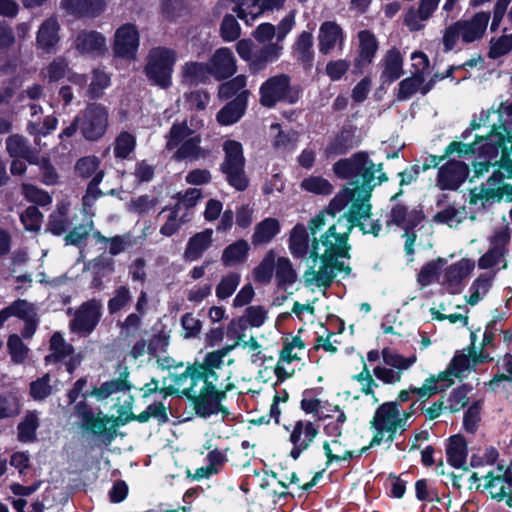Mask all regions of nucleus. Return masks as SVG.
<instances>
[{"instance_id":"11","label":"nucleus","mask_w":512,"mask_h":512,"mask_svg":"<svg viewBox=\"0 0 512 512\" xmlns=\"http://www.w3.org/2000/svg\"><path fill=\"white\" fill-rule=\"evenodd\" d=\"M221 376L222 371L209 363L207 353L203 362L188 366L184 372L174 375L173 383L177 386V389H182L183 392L196 395L199 384L218 385V378Z\"/></svg>"},{"instance_id":"23","label":"nucleus","mask_w":512,"mask_h":512,"mask_svg":"<svg viewBox=\"0 0 512 512\" xmlns=\"http://www.w3.org/2000/svg\"><path fill=\"white\" fill-rule=\"evenodd\" d=\"M469 168L461 161H449L438 171L437 186L441 190H456L468 177Z\"/></svg>"},{"instance_id":"55","label":"nucleus","mask_w":512,"mask_h":512,"mask_svg":"<svg viewBox=\"0 0 512 512\" xmlns=\"http://www.w3.org/2000/svg\"><path fill=\"white\" fill-rule=\"evenodd\" d=\"M241 281V275L238 272H229L223 275L216 285L215 294L219 300H225L231 297L238 288Z\"/></svg>"},{"instance_id":"14","label":"nucleus","mask_w":512,"mask_h":512,"mask_svg":"<svg viewBox=\"0 0 512 512\" xmlns=\"http://www.w3.org/2000/svg\"><path fill=\"white\" fill-rule=\"evenodd\" d=\"M80 133L88 141H97L104 136L109 124L108 110L101 104H90L77 115Z\"/></svg>"},{"instance_id":"21","label":"nucleus","mask_w":512,"mask_h":512,"mask_svg":"<svg viewBox=\"0 0 512 512\" xmlns=\"http://www.w3.org/2000/svg\"><path fill=\"white\" fill-rule=\"evenodd\" d=\"M139 47V33L135 25L120 26L114 37V53L119 57L134 58Z\"/></svg>"},{"instance_id":"15","label":"nucleus","mask_w":512,"mask_h":512,"mask_svg":"<svg viewBox=\"0 0 512 512\" xmlns=\"http://www.w3.org/2000/svg\"><path fill=\"white\" fill-rule=\"evenodd\" d=\"M363 197H356L349 201L347 211L340 216L352 224V229L358 226L364 234L379 236L382 226L379 220L372 219L370 198L371 195L363 194Z\"/></svg>"},{"instance_id":"3","label":"nucleus","mask_w":512,"mask_h":512,"mask_svg":"<svg viewBox=\"0 0 512 512\" xmlns=\"http://www.w3.org/2000/svg\"><path fill=\"white\" fill-rule=\"evenodd\" d=\"M413 415V410L400 412V404L397 401L382 403L376 409L370 421L373 429V437L369 446L363 447L358 456L367 452L369 448L380 445L382 442H392L397 434H402L407 428V421Z\"/></svg>"},{"instance_id":"17","label":"nucleus","mask_w":512,"mask_h":512,"mask_svg":"<svg viewBox=\"0 0 512 512\" xmlns=\"http://www.w3.org/2000/svg\"><path fill=\"white\" fill-rule=\"evenodd\" d=\"M286 429L289 431L288 441L292 445L289 456L294 460L309 450L319 434V426L309 420H298Z\"/></svg>"},{"instance_id":"42","label":"nucleus","mask_w":512,"mask_h":512,"mask_svg":"<svg viewBox=\"0 0 512 512\" xmlns=\"http://www.w3.org/2000/svg\"><path fill=\"white\" fill-rule=\"evenodd\" d=\"M313 35L310 32L303 31L293 45V51L298 61L304 68L310 69L314 60Z\"/></svg>"},{"instance_id":"62","label":"nucleus","mask_w":512,"mask_h":512,"mask_svg":"<svg viewBox=\"0 0 512 512\" xmlns=\"http://www.w3.org/2000/svg\"><path fill=\"white\" fill-rule=\"evenodd\" d=\"M247 78L245 75H238L233 79L223 83L219 87L218 94L222 99H229L233 96H239L245 89Z\"/></svg>"},{"instance_id":"49","label":"nucleus","mask_w":512,"mask_h":512,"mask_svg":"<svg viewBox=\"0 0 512 512\" xmlns=\"http://www.w3.org/2000/svg\"><path fill=\"white\" fill-rule=\"evenodd\" d=\"M208 75H210L209 63L189 62L182 67L183 81L188 85L205 82Z\"/></svg>"},{"instance_id":"6","label":"nucleus","mask_w":512,"mask_h":512,"mask_svg":"<svg viewBox=\"0 0 512 512\" xmlns=\"http://www.w3.org/2000/svg\"><path fill=\"white\" fill-rule=\"evenodd\" d=\"M510 146H501L499 153L500 165L492 175L480 187L479 196L486 200L512 201V184L507 180L512 179V138Z\"/></svg>"},{"instance_id":"38","label":"nucleus","mask_w":512,"mask_h":512,"mask_svg":"<svg viewBox=\"0 0 512 512\" xmlns=\"http://www.w3.org/2000/svg\"><path fill=\"white\" fill-rule=\"evenodd\" d=\"M280 223L276 218H265L254 227L251 241L254 247L269 244L280 232Z\"/></svg>"},{"instance_id":"44","label":"nucleus","mask_w":512,"mask_h":512,"mask_svg":"<svg viewBox=\"0 0 512 512\" xmlns=\"http://www.w3.org/2000/svg\"><path fill=\"white\" fill-rule=\"evenodd\" d=\"M495 272L480 274L471 284L466 302L474 306L482 300L489 292L495 278Z\"/></svg>"},{"instance_id":"48","label":"nucleus","mask_w":512,"mask_h":512,"mask_svg":"<svg viewBox=\"0 0 512 512\" xmlns=\"http://www.w3.org/2000/svg\"><path fill=\"white\" fill-rule=\"evenodd\" d=\"M276 261V252L273 249L267 251L260 263L252 271L254 281L261 284L270 283L275 273Z\"/></svg>"},{"instance_id":"36","label":"nucleus","mask_w":512,"mask_h":512,"mask_svg":"<svg viewBox=\"0 0 512 512\" xmlns=\"http://www.w3.org/2000/svg\"><path fill=\"white\" fill-rule=\"evenodd\" d=\"M63 7L72 14L94 18L105 9V0H63Z\"/></svg>"},{"instance_id":"52","label":"nucleus","mask_w":512,"mask_h":512,"mask_svg":"<svg viewBox=\"0 0 512 512\" xmlns=\"http://www.w3.org/2000/svg\"><path fill=\"white\" fill-rule=\"evenodd\" d=\"M467 216L468 212L464 206L451 205L438 212L434 216V221L437 223L446 224L450 228H455L460 223H462L467 218Z\"/></svg>"},{"instance_id":"61","label":"nucleus","mask_w":512,"mask_h":512,"mask_svg":"<svg viewBox=\"0 0 512 512\" xmlns=\"http://www.w3.org/2000/svg\"><path fill=\"white\" fill-rule=\"evenodd\" d=\"M136 138L129 132H121L115 139L113 152L115 157L125 159L135 149Z\"/></svg>"},{"instance_id":"16","label":"nucleus","mask_w":512,"mask_h":512,"mask_svg":"<svg viewBox=\"0 0 512 512\" xmlns=\"http://www.w3.org/2000/svg\"><path fill=\"white\" fill-rule=\"evenodd\" d=\"M260 103L265 107H273L276 103L284 101L295 103L298 99L290 86V77L279 74L268 78L259 89Z\"/></svg>"},{"instance_id":"25","label":"nucleus","mask_w":512,"mask_h":512,"mask_svg":"<svg viewBox=\"0 0 512 512\" xmlns=\"http://www.w3.org/2000/svg\"><path fill=\"white\" fill-rule=\"evenodd\" d=\"M210 75L217 80H223L231 77L237 71V61L227 47L217 49L209 60Z\"/></svg>"},{"instance_id":"27","label":"nucleus","mask_w":512,"mask_h":512,"mask_svg":"<svg viewBox=\"0 0 512 512\" xmlns=\"http://www.w3.org/2000/svg\"><path fill=\"white\" fill-rule=\"evenodd\" d=\"M504 466L498 465L495 471L489 472L485 477V489L491 497L498 501H506L509 507H512L511 489L504 478Z\"/></svg>"},{"instance_id":"26","label":"nucleus","mask_w":512,"mask_h":512,"mask_svg":"<svg viewBox=\"0 0 512 512\" xmlns=\"http://www.w3.org/2000/svg\"><path fill=\"white\" fill-rule=\"evenodd\" d=\"M288 248L293 257L308 258L314 264L316 263V257L312 253V243L309 244L307 228L303 224H297L291 229Z\"/></svg>"},{"instance_id":"43","label":"nucleus","mask_w":512,"mask_h":512,"mask_svg":"<svg viewBox=\"0 0 512 512\" xmlns=\"http://www.w3.org/2000/svg\"><path fill=\"white\" fill-rule=\"evenodd\" d=\"M249 243L240 239L228 245L222 252L221 261L226 267H232L247 260Z\"/></svg>"},{"instance_id":"63","label":"nucleus","mask_w":512,"mask_h":512,"mask_svg":"<svg viewBox=\"0 0 512 512\" xmlns=\"http://www.w3.org/2000/svg\"><path fill=\"white\" fill-rule=\"evenodd\" d=\"M512 50V33L503 34L500 37H493L490 40L488 57L491 59L500 58Z\"/></svg>"},{"instance_id":"45","label":"nucleus","mask_w":512,"mask_h":512,"mask_svg":"<svg viewBox=\"0 0 512 512\" xmlns=\"http://www.w3.org/2000/svg\"><path fill=\"white\" fill-rule=\"evenodd\" d=\"M284 3L285 0H254L248 6L249 11L244 12V8H240V19L246 24H252L265 10H279Z\"/></svg>"},{"instance_id":"58","label":"nucleus","mask_w":512,"mask_h":512,"mask_svg":"<svg viewBox=\"0 0 512 512\" xmlns=\"http://www.w3.org/2000/svg\"><path fill=\"white\" fill-rule=\"evenodd\" d=\"M471 369H474V366L470 354H458L454 356L447 370L443 373H447V380L451 381L450 377L462 378L464 373Z\"/></svg>"},{"instance_id":"22","label":"nucleus","mask_w":512,"mask_h":512,"mask_svg":"<svg viewBox=\"0 0 512 512\" xmlns=\"http://www.w3.org/2000/svg\"><path fill=\"white\" fill-rule=\"evenodd\" d=\"M346 35L335 21H325L319 27L318 49L319 52L328 55L331 51L343 50Z\"/></svg>"},{"instance_id":"35","label":"nucleus","mask_w":512,"mask_h":512,"mask_svg":"<svg viewBox=\"0 0 512 512\" xmlns=\"http://www.w3.org/2000/svg\"><path fill=\"white\" fill-rule=\"evenodd\" d=\"M128 376V367L119 365V376L102 383L100 387L92 391V395L98 400H104L113 394L129 391L132 385L128 381Z\"/></svg>"},{"instance_id":"5","label":"nucleus","mask_w":512,"mask_h":512,"mask_svg":"<svg viewBox=\"0 0 512 512\" xmlns=\"http://www.w3.org/2000/svg\"><path fill=\"white\" fill-rule=\"evenodd\" d=\"M167 151L176 161H197L208 156L209 151L201 147L202 137L186 121L174 123L165 136Z\"/></svg>"},{"instance_id":"34","label":"nucleus","mask_w":512,"mask_h":512,"mask_svg":"<svg viewBox=\"0 0 512 512\" xmlns=\"http://www.w3.org/2000/svg\"><path fill=\"white\" fill-rule=\"evenodd\" d=\"M59 29L60 25L56 18L46 19L37 32L36 43L38 48L47 53L54 52L60 40Z\"/></svg>"},{"instance_id":"53","label":"nucleus","mask_w":512,"mask_h":512,"mask_svg":"<svg viewBox=\"0 0 512 512\" xmlns=\"http://www.w3.org/2000/svg\"><path fill=\"white\" fill-rule=\"evenodd\" d=\"M325 456L327 457V465L333 461H347L354 456V452L349 450L339 438L323 443Z\"/></svg>"},{"instance_id":"47","label":"nucleus","mask_w":512,"mask_h":512,"mask_svg":"<svg viewBox=\"0 0 512 512\" xmlns=\"http://www.w3.org/2000/svg\"><path fill=\"white\" fill-rule=\"evenodd\" d=\"M190 220L189 211H183L182 204H176L169 209L166 222L161 226L160 233L163 236L170 237L174 235L183 224Z\"/></svg>"},{"instance_id":"10","label":"nucleus","mask_w":512,"mask_h":512,"mask_svg":"<svg viewBox=\"0 0 512 512\" xmlns=\"http://www.w3.org/2000/svg\"><path fill=\"white\" fill-rule=\"evenodd\" d=\"M177 54L167 47H154L147 55L145 73L148 79L161 88H168L172 81L173 67Z\"/></svg>"},{"instance_id":"54","label":"nucleus","mask_w":512,"mask_h":512,"mask_svg":"<svg viewBox=\"0 0 512 512\" xmlns=\"http://www.w3.org/2000/svg\"><path fill=\"white\" fill-rule=\"evenodd\" d=\"M78 414L82 418L83 427L94 434H103L107 430L109 419L101 414L94 415L85 407H78Z\"/></svg>"},{"instance_id":"37","label":"nucleus","mask_w":512,"mask_h":512,"mask_svg":"<svg viewBox=\"0 0 512 512\" xmlns=\"http://www.w3.org/2000/svg\"><path fill=\"white\" fill-rule=\"evenodd\" d=\"M213 231L205 229L192 236L185 248L184 258L193 262L202 257L203 253L211 246L213 241Z\"/></svg>"},{"instance_id":"46","label":"nucleus","mask_w":512,"mask_h":512,"mask_svg":"<svg viewBox=\"0 0 512 512\" xmlns=\"http://www.w3.org/2000/svg\"><path fill=\"white\" fill-rule=\"evenodd\" d=\"M267 318V312L262 306H250L245 311V316L239 319H233L228 325V329L246 330V325L260 327Z\"/></svg>"},{"instance_id":"2","label":"nucleus","mask_w":512,"mask_h":512,"mask_svg":"<svg viewBox=\"0 0 512 512\" xmlns=\"http://www.w3.org/2000/svg\"><path fill=\"white\" fill-rule=\"evenodd\" d=\"M295 25V11H290L277 25V40L259 49L250 39H241L236 44L239 57L245 61L252 74L263 71L268 64L277 61L282 55V41Z\"/></svg>"},{"instance_id":"18","label":"nucleus","mask_w":512,"mask_h":512,"mask_svg":"<svg viewBox=\"0 0 512 512\" xmlns=\"http://www.w3.org/2000/svg\"><path fill=\"white\" fill-rule=\"evenodd\" d=\"M49 351L45 361L47 363L64 362L69 373H73L82 361L81 356L74 352L73 346L67 343L59 332L51 336Z\"/></svg>"},{"instance_id":"33","label":"nucleus","mask_w":512,"mask_h":512,"mask_svg":"<svg viewBox=\"0 0 512 512\" xmlns=\"http://www.w3.org/2000/svg\"><path fill=\"white\" fill-rule=\"evenodd\" d=\"M74 46L81 54L98 56L106 51V40L99 32L82 31L77 35Z\"/></svg>"},{"instance_id":"56","label":"nucleus","mask_w":512,"mask_h":512,"mask_svg":"<svg viewBox=\"0 0 512 512\" xmlns=\"http://www.w3.org/2000/svg\"><path fill=\"white\" fill-rule=\"evenodd\" d=\"M374 378L373 373L369 370L366 364L363 365L360 373L352 377L353 380L360 384V391L363 394L370 396L372 403L376 404L379 402V398L376 396L374 388L378 387L379 384Z\"/></svg>"},{"instance_id":"24","label":"nucleus","mask_w":512,"mask_h":512,"mask_svg":"<svg viewBox=\"0 0 512 512\" xmlns=\"http://www.w3.org/2000/svg\"><path fill=\"white\" fill-rule=\"evenodd\" d=\"M359 49L353 62V72L361 74L374 60L378 50V41L369 30L358 32Z\"/></svg>"},{"instance_id":"64","label":"nucleus","mask_w":512,"mask_h":512,"mask_svg":"<svg viewBox=\"0 0 512 512\" xmlns=\"http://www.w3.org/2000/svg\"><path fill=\"white\" fill-rule=\"evenodd\" d=\"M6 150L14 158H28L30 155L27 140L18 134L11 135L6 139Z\"/></svg>"},{"instance_id":"50","label":"nucleus","mask_w":512,"mask_h":512,"mask_svg":"<svg viewBox=\"0 0 512 512\" xmlns=\"http://www.w3.org/2000/svg\"><path fill=\"white\" fill-rule=\"evenodd\" d=\"M72 218L69 216V204L60 203L55 212L50 215L48 229L54 235L63 234L71 225Z\"/></svg>"},{"instance_id":"31","label":"nucleus","mask_w":512,"mask_h":512,"mask_svg":"<svg viewBox=\"0 0 512 512\" xmlns=\"http://www.w3.org/2000/svg\"><path fill=\"white\" fill-rule=\"evenodd\" d=\"M238 332L236 335V341L231 345H226L220 349L214 350L212 352L208 353V361L211 365L216 366V369L224 372V370H231L229 367L234 364V359L229 358L225 362V358L230 354L232 350H234L236 347L240 346L242 347V344L248 341L246 339V334L244 333L245 330L241 329H228V332Z\"/></svg>"},{"instance_id":"30","label":"nucleus","mask_w":512,"mask_h":512,"mask_svg":"<svg viewBox=\"0 0 512 512\" xmlns=\"http://www.w3.org/2000/svg\"><path fill=\"white\" fill-rule=\"evenodd\" d=\"M453 71L454 67H450L447 71L446 76L439 77L438 75H435L434 78L431 79L426 84H424V77L412 74L411 77H407L399 83L398 98L401 100H406L410 98L413 94H415L417 91H420L424 95L431 90L436 79H443L444 77H449L452 75Z\"/></svg>"},{"instance_id":"29","label":"nucleus","mask_w":512,"mask_h":512,"mask_svg":"<svg viewBox=\"0 0 512 512\" xmlns=\"http://www.w3.org/2000/svg\"><path fill=\"white\" fill-rule=\"evenodd\" d=\"M379 65L383 83H392L403 75V56L395 47L385 52Z\"/></svg>"},{"instance_id":"7","label":"nucleus","mask_w":512,"mask_h":512,"mask_svg":"<svg viewBox=\"0 0 512 512\" xmlns=\"http://www.w3.org/2000/svg\"><path fill=\"white\" fill-rule=\"evenodd\" d=\"M491 15L489 12H478L469 19H461L449 25L443 33L445 51L452 50L460 39L463 43L481 40L487 30Z\"/></svg>"},{"instance_id":"39","label":"nucleus","mask_w":512,"mask_h":512,"mask_svg":"<svg viewBox=\"0 0 512 512\" xmlns=\"http://www.w3.org/2000/svg\"><path fill=\"white\" fill-rule=\"evenodd\" d=\"M249 91H243L234 100L229 102L217 114V120L223 125H231L237 122L244 114Z\"/></svg>"},{"instance_id":"12","label":"nucleus","mask_w":512,"mask_h":512,"mask_svg":"<svg viewBox=\"0 0 512 512\" xmlns=\"http://www.w3.org/2000/svg\"><path fill=\"white\" fill-rule=\"evenodd\" d=\"M501 146H503L501 132H487L486 134L476 135L474 142L470 144L453 141L445 148L444 152L447 157L455 153L458 156L479 153L493 159L498 156Z\"/></svg>"},{"instance_id":"9","label":"nucleus","mask_w":512,"mask_h":512,"mask_svg":"<svg viewBox=\"0 0 512 512\" xmlns=\"http://www.w3.org/2000/svg\"><path fill=\"white\" fill-rule=\"evenodd\" d=\"M381 357L382 363L377 364L372 373L382 384L392 386L400 383L404 372L417 361L416 355L405 357L390 348L382 349Z\"/></svg>"},{"instance_id":"59","label":"nucleus","mask_w":512,"mask_h":512,"mask_svg":"<svg viewBox=\"0 0 512 512\" xmlns=\"http://www.w3.org/2000/svg\"><path fill=\"white\" fill-rule=\"evenodd\" d=\"M270 129L277 132L273 140V145L276 148L290 150L296 146L298 142L297 132L291 129L282 130L279 124H272Z\"/></svg>"},{"instance_id":"57","label":"nucleus","mask_w":512,"mask_h":512,"mask_svg":"<svg viewBox=\"0 0 512 512\" xmlns=\"http://www.w3.org/2000/svg\"><path fill=\"white\" fill-rule=\"evenodd\" d=\"M8 312V317L15 316L23 321L35 318L38 316L37 308L33 303L24 299H18L12 302L9 306L5 307Z\"/></svg>"},{"instance_id":"13","label":"nucleus","mask_w":512,"mask_h":512,"mask_svg":"<svg viewBox=\"0 0 512 512\" xmlns=\"http://www.w3.org/2000/svg\"><path fill=\"white\" fill-rule=\"evenodd\" d=\"M225 158L221 165L223 173L231 186L243 191L248 186V178L244 172L245 158L241 143L227 140L223 144Z\"/></svg>"},{"instance_id":"1","label":"nucleus","mask_w":512,"mask_h":512,"mask_svg":"<svg viewBox=\"0 0 512 512\" xmlns=\"http://www.w3.org/2000/svg\"><path fill=\"white\" fill-rule=\"evenodd\" d=\"M333 171L341 179L360 178L362 183L351 181L338 192L328 207L309 221L312 232L320 230L326 224L327 214L335 217L337 213L346 209L349 201L363 197V194L372 195L376 186L388 180L386 174L382 172V164L376 166L365 152H358L350 158L337 161L333 165Z\"/></svg>"},{"instance_id":"28","label":"nucleus","mask_w":512,"mask_h":512,"mask_svg":"<svg viewBox=\"0 0 512 512\" xmlns=\"http://www.w3.org/2000/svg\"><path fill=\"white\" fill-rule=\"evenodd\" d=\"M441 0H420L418 9L410 8L405 14L404 23L410 31H419L425 27Z\"/></svg>"},{"instance_id":"40","label":"nucleus","mask_w":512,"mask_h":512,"mask_svg":"<svg viewBox=\"0 0 512 512\" xmlns=\"http://www.w3.org/2000/svg\"><path fill=\"white\" fill-rule=\"evenodd\" d=\"M474 268L473 260L463 258L446 269L444 280L451 288H459L461 282L472 273Z\"/></svg>"},{"instance_id":"32","label":"nucleus","mask_w":512,"mask_h":512,"mask_svg":"<svg viewBox=\"0 0 512 512\" xmlns=\"http://www.w3.org/2000/svg\"><path fill=\"white\" fill-rule=\"evenodd\" d=\"M423 219L421 211L416 208L409 209L403 204H395L390 211L388 225L394 224L405 231L416 227Z\"/></svg>"},{"instance_id":"19","label":"nucleus","mask_w":512,"mask_h":512,"mask_svg":"<svg viewBox=\"0 0 512 512\" xmlns=\"http://www.w3.org/2000/svg\"><path fill=\"white\" fill-rule=\"evenodd\" d=\"M317 263H313L303 275L304 282L307 286H316V287H329L334 278L335 271L345 272L347 275L350 273L351 268L349 266H345L342 262L338 260L332 261H322V265L318 270L315 269Z\"/></svg>"},{"instance_id":"20","label":"nucleus","mask_w":512,"mask_h":512,"mask_svg":"<svg viewBox=\"0 0 512 512\" xmlns=\"http://www.w3.org/2000/svg\"><path fill=\"white\" fill-rule=\"evenodd\" d=\"M101 309L102 304L98 300L92 299L83 303L70 323L71 330L84 335L90 334L100 320Z\"/></svg>"},{"instance_id":"51","label":"nucleus","mask_w":512,"mask_h":512,"mask_svg":"<svg viewBox=\"0 0 512 512\" xmlns=\"http://www.w3.org/2000/svg\"><path fill=\"white\" fill-rule=\"evenodd\" d=\"M275 279L279 287H286L295 283L297 273L288 257H277Z\"/></svg>"},{"instance_id":"8","label":"nucleus","mask_w":512,"mask_h":512,"mask_svg":"<svg viewBox=\"0 0 512 512\" xmlns=\"http://www.w3.org/2000/svg\"><path fill=\"white\" fill-rule=\"evenodd\" d=\"M223 373L218 378V385L202 383V386L197 389L198 396L195 401V410L199 416L209 417L219 412H222L224 415L228 414V410L221 402L225 399L226 393L235 388V385L230 381L232 371L224 370Z\"/></svg>"},{"instance_id":"41","label":"nucleus","mask_w":512,"mask_h":512,"mask_svg":"<svg viewBox=\"0 0 512 512\" xmlns=\"http://www.w3.org/2000/svg\"><path fill=\"white\" fill-rule=\"evenodd\" d=\"M467 454V443L464 437L461 435L451 436L446 447L448 463L455 468H464Z\"/></svg>"},{"instance_id":"60","label":"nucleus","mask_w":512,"mask_h":512,"mask_svg":"<svg viewBox=\"0 0 512 512\" xmlns=\"http://www.w3.org/2000/svg\"><path fill=\"white\" fill-rule=\"evenodd\" d=\"M168 344H169L168 339L164 336H158V337L153 338V340L151 341V343L148 346H147L145 340H139L131 348L130 355L134 359H137V358L143 356L147 351L150 354L154 355L157 347L164 350V349H166Z\"/></svg>"},{"instance_id":"4","label":"nucleus","mask_w":512,"mask_h":512,"mask_svg":"<svg viewBox=\"0 0 512 512\" xmlns=\"http://www.w3.org/2000/svg\"><path fill=\"white\" fill-rule=\"evenodd\" d=\"M327 216L334 218L332 215L327 214L325 216L326 223H328ZM326 225L316 232L310 231L313 236L312 253L316 257V263L318 260L332 261L338 260V258H349L350 246L348 245V239L352 232V224L345 218L339 217L337 222L330 225L327 231L321 235L320 239H317L315 234ZM308 229L311 230L309 226Z\"/></svg>"}]
</instances>
